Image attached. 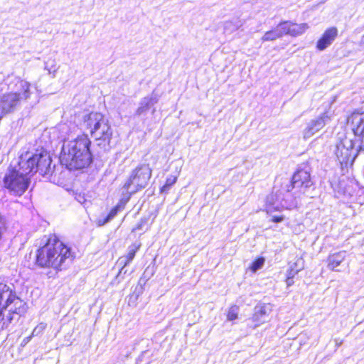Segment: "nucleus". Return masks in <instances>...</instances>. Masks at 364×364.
<instances>
[{
	"mask_svg": "<svg viewBox=\"0 0 364 364\" xmlns=\"http://www.w3.org/2000/svg\"><path fill=\"white\" fill-rule=\"evenodd\" d=\"M52 160L50 154L45 150H36V152L25 151L22 153L16 161H12L10 166L16 168L21 173H26L29 178L36 172L42 176H50V180L59 183L55 176L59 168L51 167Z\"/></svg>",
	"mask_w": 364,
	"mask_h": 364,
	"instance_id": "f257e3e1",
	"label": "nucleus"
},
{
	"mask_svg": "<svg viewBox=\"0 0 364 364\" xmlns=\"http://www.w3.org/2000/svg\"><path fill=\"white\" fill-rule=\"evenodd\" d=\"M90 144L91 141L86 134L78 136L75 139L65 140L60 156L61 164L69 170L88 166L92 162Z\"/></svg>",
	"mask_w": 364,
	"mask_h": 364,
	"instance_id": "f03ea898",
	"label": "nucleus"
},
{
	"mask_svg": "<svg viewBox=\"0 0 364 364\" xmlns=\"http://www.w3.org/2000/svg\"><path fill=\"white\" fill-rule=\"evenodd\" d=\"M67 260H72L70 250L55 235L50 236L36 255V262L41 267L60 269Z\"/></svg>",
	"mask_w": 364,
	"mask_h": 364,
	"instance_id": "7ed1b4c3",
	"label": "nucleus"
},
{
	"mask_svg": "<svg viewBox=\"0 0 364 364\" xmlns=\"http://www.w3.org/2000/svg\"><path fill=\"white\" fill-rule=\"evenodd\" d=\"M82 127L88 131L102 151H109L113 130L109 120L100 112H91L83 117Z\"/></svg>",
	"mask_w": 364,
	"mask_h": 364,
	"instance_id": "20e7f679",
	"label": "nucleus"
},
{
	"mask_svg": "<svg viewBox=\"0 0 364 364\" xmlns=\"http://www.w3.org/2000/svg\"><path fill=\"white\" fill-rule=\"evenodd\" d=\"M30 183L31 178L26 173L9 165L3 178V186L11 195L21 196Z\"/></svg>",
	"mask_w": 364,
	"mask_h": 364,
	"instance_id": "39448f33",
	"label": "nucleus"
},
{
	"mask_svg": "<svg viewBox=\"0 0 364 364\" xmlns=\"http://www.w3.org/2000/svg\"><path fill=\"white\" fill-rule=\"evenodd\" d=\"M333 153L342 168L352 165L358 156V149L353 140L345 134H339L334 146Z\"/></svg>",
	"mask_w": 364,
	"mask_h": 364,
	"instance_id": "423d86ee",
	"label": "nucleus"
},
{
	"mask_svg": "<svg viewBox=\"0 0 364 364\" xmlns=\"http://www.w3.org/2000/svg\"><path fill=\"white\" fill-rule=\"evenodd\" d=\"M151 176V169L147 164H141L134 169L123 188L132 195L144 188Z\"/></svg>",
	"mask_w": 364,
	"mask_h": 364,
	"instance_id": "0eeeda50",
	"label": "nucleus"
},
{
	"mask_svg": "<svg viewBox=\"0 0 364 364\" xmlns=\"http://www.w3.org/2000/svg\"><path fill=\"white\" fill-rule=\"evenodd\" d=\"M313 185L310 173L308 171L298 170L292 176L291 183L286 184L284 189L287 193L292 189H296L299 193H306L307 188Z\"/></svg>",
	"mask_w": 364,
	"mask_h": 364,
	"instance_id": "6e6552de",
	"label": "nucleus"
},
{
	"mask_svg": "<svg viewBox=\"0 0 364 364\" xmlns=\"http://www.w3.org/2000/svg\"><path fill=\"white\" fill-rule=\"evenodd\" d=\"M6 84L10 90V94H14L18 98V102L21 100H26L30 95V84L19 77H12L6 80Z\"/></svg>",
	"mask_w": 364,
	"mask_h": 364,
	"instance_id": "1a4fd4ad",
	"label": "nucleus"
},
{
	"mask_svg": "<svg viewBox=\"0 0 364 364\" xmlns=\"http://www.w3.org/2000/svg\"><path fill=\"white\" fill-rule=\"evenodd\" d=\"M284 187L282 190L277 191L269 194L266 198L265 208L268 214L274 211H279L287 207L286 198L284 194Z\"/></svg>",
	"mask_w": 364,
	"mask_h": 364,
	"instance_id": "9d476101",
	"label": "nucleus"
},
{
	"mask_svg": "<svg viewBox=\"0 0 364 364\" xmlns=\"http://www.w3.org/2000/svg\"><path fill=\"white\" fill-rule=\"evenodd\" d=\"M331 118L327 112L322 114L318 118L311 120L303 131V137L308 139L313 136L316 132L321 130L327 123L329 122Z\"/></svg>",
	"mask_w": 364,
	"mask_h": 364,
	"instance_id": "9b49d317",
	"label": "nucleus"
},
{
	"mask_svg": "<svg viewBox=\"0 0 364 364\" xmlns=\"http://www.w3.org/2000/svg\"><path fill=\"white\" fill-rule=\"evenodd\" d=\"M159 98L160 95L156 90H153L149 95L141 99L134 114L138 117L145 114L152 106L159 102Z\"/></svg>",
	"mask_w": 364,
	"mask_h": 364,
	"instance_id": "f8f14e48",
	"label": "nucleus"
},
{
	"mask_svg": "<svg viewBox=\"0 0 364 364\" xmlns=\"http://www.w3.org/2000/svg\"><path fill=\"white\" fill-rule=\"evenodd\" d=\"M348 124L355 136L364 138V112H353L348 118Z\"/></svg>",
	"mask_w": 364,
	"mask_h": 364,
	"instance_id": "ddd939ff",
	"label": "nucleus"
},
{
	"mask_svg": "<svg viewBox=\"0 0 364 364\" xmlns=\"http://www.w3.org/2000/svg\"><path fill=\"white\" fill-rule=\"evenodd\" d=\"M18 98L14 94H4L0 97V119L6 113L14 110L18 103Z\"/></svg>",
	"mask_w": 364,
	"mask_h": 364,
	"instance_id": "4468645a",
	"label": "nucleus"
},
{
	"mask_svg": "<svg viewBox=\"0 0 364 364\" xmlns=\"http://www.w3.org/2000/svg\"><path fill=\"white\" fill-rule=\"evenodd\" d=\"M338 36L336 27H331L325 31L321 38L317 41L316 48L319 50H323L328 48Z\"/></svg>",
	"mask_w": 364,
	"mask_h": 364,
	"instance_id": "2eb2a0df",
	"label": "nucleus"
},
{
	"mask_svg": "<svg viewBox=\"0 0 364 364\" xmlns=\"http://www.w3.org/2000/svg\"><path fill=\"white\" fill-rule=\"evenodd\" d=\"M15 294L12 292L9 287L6 284L0 283V310L8 309L11 306L13 297Z\"/></svg>",
	"mask_w": 364,
	"mask_h": 364,
	"instance_id": "dca6fc26",
	"label": "nucleus"
},
{
	"mask_svg": "<svg viewBox=\"0 0 364 364\" xmlns=\"http://www.w3.org/2000/svg\"><path fill=\"white\" fill-rule=\"evenodd\" d=\"M284 31L285 35H290L291 36H297L304 33L308 28L307 23L296 24L291 21H283Z\"/></svg>",
	"mask_w": 364,
	"mask_h": 364,
	"instance_id": "f3484780",
	"label": "nucleus"
},
{
	"mask_svg": "<svg viewBox=\"0 0 364 364\" xmlns=\"http://www.w3.org/2000/svg\"><path fill=\"white\" fill-rule=\"evenodd\" d=\"M269 311L270 308L267 305L256 306L251 318V321L255 323L253 327L255 328L264 323L267 319Z\"/></svg>",
	"mask_w": 364,
	"mask_h": 364,
	"instance_id": "a211bd4d",
	"label": "nucleus"
},
{
	"mask_svg": "<svg viewBox=\"0 0 364 364\" xmlns=\"http://www.w3.org/2000/svg\"><path fill=\"white\" fill-rule=\"evenodd\" d=\"M139 248V246L132 245L129 247L127 255L119 257L117 263L120 265H122V267L119 272V274H122V272L124 274L126 273V271H124L125 266L129 264L133 260Z\"/></svg>",
	"mask_w": 364,
	"mask_h": 364,
	"instance_id": "6ab92c4d",
	"label": "nucleus"
},
{
	"mask_svg": "<svg viewBox=\"0 0 364 364\" xmlns=\"http://www.w3.org/2000/svg\"><path fill=\"white\" fill-rule=\"evenodd\" d=\"M283 21L279 23L278 26L271 31H267L262 37V41H272L276 39L282 38L285 33L284 31Z\"/></svg>",
	"mask_w": 364,
	"mask_h": 364,
	"instance_id": "aec40b11",
	"label": "nucleus"
},
{
	"mask_svg": "<svg viewBox=\"0 0 364 364\" xmlns=\"http://www.w3.org/2000/svg\"><path fill=\"white\" fill-rule=\"evenodd\" d=\"M346 255L345 251L330 255L328 257V268L333 271H337L336 268L345 259Z\"/></svg>",
	"mask_w": 364,
	"mask_h": 364,
	"instance_id": "412c9836",
	"label": "nucleus"
},
{
	"mask_svg": "<svg viewBox=\"0 0 364 364\" xmlns=\"http://www.w3.org/2000/svg\"><path fill=\"white\" fill-rule=\"evenodd\" d=\"M26 311V308L25 306V303L15 295L11 302V306L8 309V311L16 314L18 316H21L24 314Z\"/></svg>",
	"mask_w": 364,
	"mask_h": 364,
	"instance_id": "4be33fe9",
	"label": "nucleus"
},
{
	"mask_svg": "<svg viewBox=\"0 0 364 364\" xmlns=\"http://www.w3.org/2000/svg\"><path fill=\"white\" fill-rule=\"evenodd\" d=\"M304 267V261L302 258H297L296 260L291 264H290L289 269L288 270V274L290 277H295L301 270Z\"/></svg>",
	"mask_w": 364,
	"mask_h": 364,
	"instance_id": "5701e85b",
	"label": "nucleus"
},
{
	"mask_svg": "<svg viewBox=\"0 0 364 364\" xmlns=\"http://www.w3.org/2000/svg\"><path fill=\"white\" fill-rule=\"evenodd\" d=\"M177 176H170L166 178L165 184L161 188V192L163 193H167L171 187L176 182Z\"/></svg>",
	"mask_w": 364,
	"mask_h": 364,
	"instance_id": "b1692460",
	"label": "nucleus"
},
{
	"mask_svg": "<svg viewBox=\"0 0 364 364\" xmlns=\"http://www.w3.org/2000/svg\"><path fill=\"white\" fill-rule=\"evenodd\" d=\"M264 264V259L263 257H260L254 261L250 267L251 270L253 272H257L258 269H261Z\"/></svg>",
	"mask_w": 364,
	"mask_h": 364,
	"instance_id": "393cba45",
	"label": "nucleus"
},
{
	"mask_svg": "<svg viewBox=\"0 0 364 364\" xmlns=\"http://www.w3.org/2000/svg\"><path fill=\"white\" fill-rule=\"evenodd\" d=\"M239 308L237 306H231L228 312V320L233 321L237 318Z\"/></svg>",
	"mask_w": 364,
	"mask_h": 364,
	"instance_id": "a878e982",
	"label": "nucleus"
},
{
	"mask_svg": "<svg viewBox=\"0 0 364 364\" xmlns=\"http://www.w3.org/2000/svg\"><path fill=\"white\" fill-rule=\"evenodd\" d=\"M119 208H120L119 205H117V206L114 207L110 210V212L109 213V214L107 215L106 218L105 219V221L103 223L105 224L106 223H108L111 220H112L117 215L118 211L119 210Z\"/></svg>",
	"mask_w": 364,
	"mask_h": 364,
	"instance_id": "bb28decb",
	"label": "nucleus"
},
{
	"mask_svg": "<svg viewBox=\"0 0 364 364\" xmlns=\"http://www.w3.org/2000/svg\"><path fill=\"white\" fill-rule=\"evenodd\" d=\"M240 25L235 24L232 21H226L224 25V29L225 32L230 31L232 32L238 29Z\"/></svg>",
	"mask_w": 364,
	"mask_h": 364,
	"instance_id": "cd10ccee",
	"label": "nucleus"
},
{
	"mask_svg": "<svg viewBox=\"0 0 364 364\" xmlns=\"http://www.w3.org/2000/svg\"><path fill=\"white\" fill-rule=\"evenodd\" d=\"M46 328V323H41L33 329L32 336H36L41 334Z\"/></svg>",
	"mask_w": 364,
	"mask_h": 364,
	"instance_id": "c85d7f7f",
	"label": "nucleus"
},
{
	"mask_svg": "<svg viewBox=\"0 0 364 364\" xmlns=\"http://www.w3.org/2000/svg\"><path fill=\"white\" fill-rule=\"evenodd\" d=\"M45 70H48L49 74L55 73L56 72L55 60H51L50 65L49 61L46 62Z\"/></svg>",
	"mask_w": 364,
	"mask_h": 364,
	"instance_id": "c756f323",
	"label": "nucleus"
},
{
	"mask_svg": "<svg viewBox=\"0 0 364 364\" xmlns=\"http://www.w3.org/2000/svg\"><path fill=\"white\" fill-rule=\"evenodd\" d=\"M14 315H16V314H13L12 312L9 311L8 315L4 316L3 320L4 323L3 325L7 326L9 323L12 322V321L14 318Z\"/></svg>",
	"mask_w": 364,
	"mask_h": 364,
	"instance_id": "7c9ffc66",
	"label": "nucleus"
},
{
	"mask_svg": "<svg viewBox=\"0 0 364 364\" xmlns=\"http://www.w3.org/2000/svg\"><path fill=\"white\" fill-rule=\"evenodd\" d=\"M6 230V221L5 218L3 215L0 213V241L2 239L3 234L4 230Z\"/></svg>",
	"mask_w": 364,
	"mask_h": 364,
	"instance_id": "2f4dec72",
	"label": "nucleus"
},
{
	"mask_svg": "<svg viewBox=\"0 0 364 364\" xmlns=\"http://www.w3.org/2000/svg\"><path fill=\"white\" fill-rule=\"evenodd\" d=\"M284 220V216H273L272 218V221L274 223H280Z\"/></svg>",
	"mask_w": 364,
	"mask_h": 364,
	"instance_id": "473e14b6",
	"label": "nucleus"
},
{
	"mask_svg": "<svg viewBox=\"0 0 364 364\" xmlns=\"http://www.w3.org/2000/svg\"><path fill=\"white\" fill-rule=\"evenodd\" d=\"M294 277H290V275H289L287 274V280H286L287 286H291V285L293 284V283H294L293 278Z\"/></svg>",
	"mask_w": 364,
	"mask_h": 364,
	"instance_id": "72a5a7b5",
	"label": "nucleus"
},
{
	"mask_svg": "<svg viewBox=\"0 0 364 364\" xmlns=\"http://www.w3.org/2000/svg\"><path fill=\"white\" fill-rule=\"evenodd\" d=\"M31 338H32V335L30 336L24 338L23 341H22V344L23 345H26V343H28L31 341Z\"/></svg>",
	"mask_w": 364,
	"mask_h": 364,
	"instance_id": "f704fd0d",
	"label": "nucleus"
},
{
	"mask_svg": "<svg viewBox=\"0 0 364 364\" xmlns=\"http://www.w3.org/2000/svg\"><path fill=\"white\" fill-rule=\"evenodd\" d=\"M142 225H143V223H140L139 224H138L135 228L134 229V230H139L142 228Z\"/></svg>",
	"mask_w": 364,
	"mask_h": 364,
	"instance_id": "c9c22d12",
	"label": "nucleus"
},
{
	"mask_svg": "<svg viewBox=\"0 0 364 364\" xmlns=\"http://www.w3.org/2000/svg\"><path fill=\"white\" fill-rule=\"evenodd\" d=\"M360 45L364 47V35L362 36L360 39Z\"/></svg>",
	"mask_w": 364,
	"mask_h": 364,
	"instance_id": "e433bc0d",
	"label": "nucleus"
},
{
	"mask_svg": "<svg viewBox=\"0 0 364 364\" xmlns=\"http://www.w3.org/2000/svg\"><path fill=\"white\" fill-rule=\"evenodd\" d=\"M361 143H362V145H361V146H360V149H363V146H364V140H363V139L362 140V142H361Z\"/></svg>",
	"mask_w": 364,
	"mask_h": 364,
	"instance_id": "4c0bfd02",
	"label": "nucleus"
},
{
	"mask_svg": "<svg viewBox=\"0 0 364 364\" xmlns=\"http://www.w3.org/2000/svg\"><path fill=\"white\" fill-rule=\"evenodd\" d=\"M60 174H63V173H64V172H63V171H60Z\"/></svg>",
	"mask_w": 364,
	"mask_h": 364,
	"instance_id": "58836bf2",
	"label": "nucleus"
}]
</instances>
